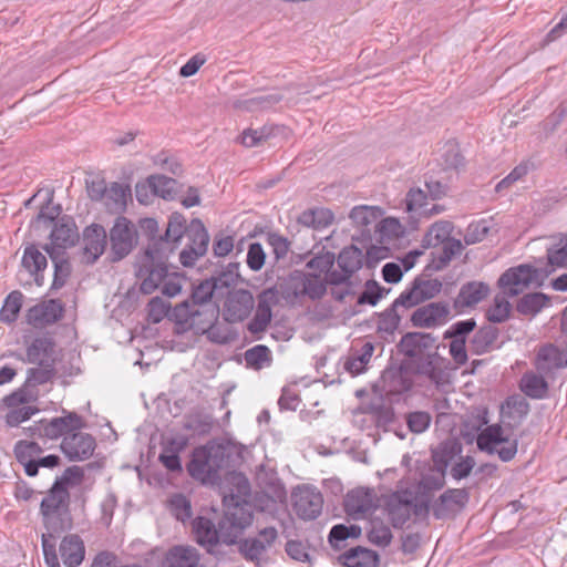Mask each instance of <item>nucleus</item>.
<instances>
[{
    "instance_id": "nucleus-13",
    "label": "nucleus",
    "mask_w": 567,
    "mask_h": 567,
    "mask_svg": "<svg viewBox=\"0 0 567 567\" xmlns=\"http://www.w3.org/2000/svg\"><path fill=\"white\" fill-rule=\"evenodd\" d=\"M405 360L391 362L382 372V390L389 396L402 395L412 390L414 381Z\"/></svg>"
},
{
    "instance_id": "nucleus-31",
    "label": "nucleus",
    "mask_w": 567,
    "mask_h": 567,
    "mask_svg": "<svg viewBox=\"0 0 567 567\" xmlns=\"http://www.w3.org/2000/svg\"><path fill=\"white\" fill-rule=\"evenodd\" d=\"M338 561L344 567H379L380 556L375 550L354 546L339 555Z\"/></svg>"
},
{
    "instance_id": "nucleus-27",
    "label": "nucleus",
    "mask_w": 567,
    "mask_h": 567,
    "mask_svg": "<svg viewBox=\"0 0 567 567\" xmlns=\"http://www.w3.org/2000/svg\"><path fill=\"white\" fill-rule=\"evenodd\" d=\"M450 315L449 303L444 301L431 302L417 308L411 316V323L416 328L435 327L441 319Z\"/></svg>"
},
{
    "instance_id": "nucleus-1",
    "label": "nucleus",
    "mask_w": 567,
    "mask_h": 567,
    "mask_svg": "<svg viewBox=\"0 0 567 567\" xmlns=\"http://www.w3.org/2000/svg\"><path fill=\"white\" fill-rule=\"evenodd\" d=\"M223 507V515L217 524L206 516H197L192 522L196 543L216 558L225 556L221 545H235L237 537L243 536L254 522L251 503L239 494L224 495Z\"/></svg>"
},
{
    "instance_id": "nucleus-52",
    "label": "nucleus",
    "mask_w": 567,
    "mask_h": 567,
    "mask_svg": "<svg viewBox=\"0 0 567 567\" xmlns=\"http://www.w3.org/2000/svg\"><path fill=\"white\" fill-rule=\"evenodd\" d=\"M370 529L367 534L371 544L380 547H386L391 544L393 535L388 525L381 519H372Z\"/></svg>"
},
{
    "instance_id": "nucleus-26",
    "label": "nucleus",
    "mask_w": 567,
    "mask_h": 567,
    "mask_svg": "<svg viewBox=\"0 0 567 567\" xmlns=\"http://www.w3.org/2000/svg\"><path fill=\"white\" fill-rule=\"evenodd\" d=\"M51 228L50 240H54L62 249L74 247L80 239L75 220L70 215H62L54 225H51Z\"/></svg>"
},
{
    "instance_id": "nucleus-62",
    "label": "nucleus",
    "mask_w": 567,
    "mask_h": 567,
    "mask_svg": "<svg viewBox=\"0 0 567 567\" xmlns=\"http://www.w3.org/2000/svg\"><path fill=\"white\" fill-rule=\"evenodd\" d=\"M537 359L539 361L550 362L555 368H566L567 367V347L566 351H560L554 346H548L539 350L537 354Z\"/></svg>"
},
{
    "instance_id": "nucleus-63",
    "label": "nucleus",
    "mask_w": 567,
    "mask_h": 567,
    "mask_svg": "<svg viewBox=\"0 0 567 567\" xmlns=\"http://www.w3.org/2000/svg\"><path fill=\"white\" fill-rule=\"evenodd\" d=\"M38 391H30L28 388H25L24 384H22L21 388L17 389L9 395H6L3 398V403L8 408H17L21 404H25L30 401H35L38 399Z\"/></svg>"
},
{
    "instance_id": "nucleus-30",
    "label": "nucleus",
    "mask_w": 567,
    "mask_h": 567,
    "mask_svg": "<svg viewBox=\"0 0 567 567\" xmlns=\"http://www.w3.org/2000/svg\"><path fill=\"white\" fill-rule=\"evenodd\" d=\"M162 566L167 567H206L200 564V554L189 545H174L165 554Z\"/></svg>"
},
{
    "instance_id": "nucleus-22",
    "label": "nucleus",
    "mask_w": 567,
    "mask_h": 567,
    "mask_svg": "<svg viewBox=\"0 0 567 567\" xmlns=\"http://www.w3.org/2000/svg\"><path fill=\"white\" fill-rule=\"evenodd\" d=\"M435 338L426 332H406L398 343V350L406 360H415L434 348Z\"/></svg>"
},
{
    "instance_id": "nucleus-56",
    "label": "nucleus",
    "mask_w": 567,
    "mask_h": 567,
    "mask_svg": "<svg viewBox=\"0 0 567 567\" xmlns=\"http://www.w3.org/2000/svg\"><path fill=\"white\" fill-rule=\"evenodd\" d=\"M476 328V321L474 318L466 320H460L453 323L443 334L444 339L449 340H461L466 342L467 336L473 332Z\"/></svg>"
},
{
    "instance_id": "nucleus-7",
    "label": "nucleus",
    "mask_w": 567,
    "mask_h": 567,
    "mask_svg": "<svg viewBox=\"0 0 567 567\" xmlns=\"http://www.w3.org/2000/svg\"><path fill=\"white\" fill-rule=\"evenodd\" d=\"M476 445L488 455L497 454L502 462H511L517 454L518 440L505 435L501 423L486 425L476 436Z\"/></svg>"
},
{
    "instance_id": "nucleus-19",
    "label": "nucleus",
    "mask_w": 567,
    "mask_h": 567,
    "mask_svg": "<svg viewBox=\"0 0 567 567\" xmlns=\"http://www.w3.org/2000/svg\"><path fill=\"white\" fill-rule=\"evenodd\" d=\"M65 306L60 299H49L28 309L27 322L34 328L54 324L63 318Z\"/></svg>"
},
{
    "instance_id": "nucleus-10",
    "label": "nucleus",
    "mask_w": 567,
    "mask_h": 567,
    "mask_svg": "<svg viewBox=\"0 0 567 567\" xmlns=\"http://www.w3.org/2000/svg\"><path fill=\"white\" fill-rule=\"evenodd\" d=\"M405 362L412 374L424 377L437 386L447 381L445 370L449 368L450 361L441 357L436 349L415 360H405Z\"/></svg>"
},
{
    "instance_id": "nucleus-38",
    "label": "nucleus",
    "mask_w": 567,
    "mask_h": 567,
    "mask_svg": "<svg viewBox=\"0 0 567 567\" xmlns=\"http://www.w3.org/2000/svg\"><path fill=\"white\" fill-rule=\"evenodd\" d=\"M519 389L528 398L542 400L547 396L549 385L543 375L526 372L520 379Z\"/></svg>"
},
{
    "instance_id": "nucleus-60",
    "label": "nucleus",
    "mask_w": 567,
    "mask_h": 567,
    "mask_svg": "<svg viewBox=\"0 0 567 567\" xmlns=\"http://www.w3.org/2000/svg\"><path fill=\"white\" fill-rule=\"evenodd\" d=\"M402 317L398 313V307L392 303L379 315L378 329L386 333H393L400 326Z\"/></svg>"
},
{
    "instance_id": "nucleus-55",
    "label": "nucleus",
    "mask_w": 567,
    "mask_h": 567,
    "mask_svg": "<svg viewBox=\"0 0 567 567\" xmlns=\"http://www.w3.org/2000/svg\"><path fill=\"white\" fill-rule=\"evenodd\" d=\"M213 427L214 419L212 415L208 414L194 415L189 417L184 424L185 430L190 431L198 436L208 435L212 432Z\"/></svg>"
},
{
    "instance_id": "nucleus-12",
    "label": "nucleus",
    "mask_w": 567,
    "mask_h": 567,
    "mask_svg": "<svg viewBox=\"0 0 567 567\" xmlns=\"http://www.w3.org/2000/svg\"><path fill=\"white\" fill-rule=\"evenodd\" d=\"M468 502L470 493L466 488H447L433 502L432 514L435 519H453Z\"/></svg>"
},
{
    "instance_id": "nucleus-64",
    "label": "nucleus",
    "mask_w": 567,
    "mask_h": 567,
    "mask_svg": "<svg viewBox=\"0 0 567 567\" xmlns=\"http://www.w3.org/2000/svg\"><path fill=\"white\" fill-rule=\"evenodd\" d=\"M13 452L25 474L30 477L37 476L35 456L28 449H23L22 442L18 441L16 443Z\"/></svg>"
},
{
    "instance_id": "nucleus-9",
    "label": "nucleus",
    "mask_w": 567,
    "mask_h": 567,
    "mask_svg": "<svg viewBox=\"0 0 567 567\" xmlns=\"http://www.w3.org/2000/svg\"><path fill=\"white\" fill-rule=\"evenodd\" d=\"M278 538V530L274 526H267L258 530L257 536L237 537V549L240 556L255 566L259 567L264 559V554L272 547Z\"/></svg>"
},
{
    "instance_id": "nucleus-61",
    "label": "nucleus",
    "mask_w": 567,
    "mask_h": 567,
    "mask_svg": "<svg viewBox=\"0 0 567 567\" xmlns=\"http://www.w3.org/2000/svg\"><path fill=\"white\" fill-rule=\"evenodd\" d=\"M336 262V255L332 251H323L313 256L308 262L307 268L318 270L319 272H324V276L332 271H337L333 268Z\"/></svg>"
},
{
    "instance_id": "nucleus-58",
    "label": "nucleus",
    "mask_w": 567,
    "mask_h": 567,
    "mask_svg": "<svg viewBox=\"0 0 567 567\" xmlns=\"http://www.w3.org/2000/svg\"><path fill=\"white\" fill-rule=\"evenodd\" d=\"M169 507L177 520L186 522L193 515L190 501L182 493L169 498Z\"/></svg>"
},
{
    "instance_id": "nucleus-14",
    "label": "nucleus",
    "mask_w": 567,
    "mask_h": 567,
    "mask_svg": "<svg viewBox=\"0 0 567 567\" xmlns=\"http://www.w3.org/2000/svg\"><path fill=\"white\" fill-rule=\"evenodd\" d=\"M186 470L192 478L204 485H216L221 481V474H216V470L209 460V450L205 445L193 450Z\"/></svg>"
},
{
    "instance_id": "nucleus-36",
    "label": "nucleus",
    "mask_w": 567,
    "mask_h": 567,
    "mask_svg": "<svg viewBox=\"0 0 567 567\" xmlns=\"http://www.w3.org/2000/svg\"><path fill=\"white\" fill-rule=\"evenodd\" d=\"M549 305V296L540 291H534L523 295L517 300L515 309L519 315L534 317Z\"/></svg>"
},
{
    "instance_id": "nucleus-57",
    "label": "nucleus",
    "mask_w": 567,
    "mask_h": 567,
    "mask_svg": "<svg viewBox=\"0 0 567 567\" xmlns=\"http://www.w3.org/2000/svg\"><path fill=\"white\" fill-rule=\"evenodd\" d=\"M432 416L426 411H413L405 414V423L411 433H424L431 425Z\"/></svg>"
},
{
    "instance_id": "nucleus-2",
    "label": "nucleus",
    "mask_w": 567,
    "mask_h": 567,
    "mask_svg": "<svg viewBox=\"0 0 567 567\" xmlns=\"http://www.w3.org/2000/svg\"><path fill=\"white\" fill-rule=\"evenodd\" d=\"M565 267H567V235L560 233L558 241L547 247L546 260L539 258L535 264L511 267L499 276L497 285L505 296L513 298L532 286H543L556 268Z\"/></svg>"
},
{
    "instance_id": "nucleus-43",
    "label": "nucleus",
    "mask_w": 567,
    "mask_h": 567,
    "mask_svg": "<svg viewBox=\"0 0 567 567\" xmlns=\"http://www.w3.org/2000/svg\"><path fill=\"white\" fill-rule=\"evenodd\" d=\"M328 275L322 279L320 274L305 272L302 296L311 300H320L327 293Z\"/></svg>"
},
{
    "instance_id": "nucleus-39",
    "label": "nucleus",
    "mask_w": 567,
    "mask_h": 567,
    "mask_svg": "<svg viewBox=\"0 0 567 567\" xmlns=\"http://www.w3.org/2000/svg\"><path fill=\"white\" fill-rule=\"evenodd\" d=\"M151 193L154 196L161 197L165 200H172L176 196V186L178 182L175 178L162 174H154L147 177Z\"/></svg>"
},
{
    "instance_id": "nucleus-32",
    "label": "nucleus",
    "mask_w": 567,
    "mask_h": 567,
    "mask_svg": "<svg viewBox=\"0 0 567 567\" xmlns=\"http://www.w3.org/2000/svg\"><path fill=\"white\" fill-rule=\"evenodd\" d=\"M59 551L66 567H78L85 557L84 542L78 534H69L62 538Z\"/></svg>"
},
{
    "instance_id": "nucleus-3",
    "label": "nucleus",
    "mask_w": 567,
    "mask_h": 567,
    "mask_svg": "<svg viewBox=\"0 0 567 567\" xmlns=\"http://www.w3.org/2000/svg\"><path fill=\"white\" fill-rule=\"evenodd\" d=\"M184 236L188 241L179 252V261L184 267L189 268L207 254L210 237L199 218H193L189 224H186L185 216L174 212L168 217L164 237L159 239L161 245L172 248L174 254Z\"/></svg>"
},
{
    "instance_id": "nucleus-35",
    "label": "nucleus",
    "mask_w": 567,
    "mask_h": 567,
    "mask_svg": "<svg viewBox=\"0 0 567 567\" xmlns=\"http://www.w3.org/2000/svg\"><path fill=\"white\" fill-rule=\"evenodd\" d=\"M499 330L492 324H485L477 329L471 341V352L476 355H482L493 349L494 343L498 339Z\"/></svg>"
},
{
    "instance_id": "nucleus-37",
    "label": "nucleus",
    "mask_w": 567,
    "mask_h": 567,
    "mask_svg": "<svg viewBox=\"0 0 567 567\" xmlns=\"http://www.w3.org/2000/svg\"><path fill=\"white\" fill-rule=\"evenodd\" d=\"M305 272L300 270L291 271L287 277L280 279L277 288L279 293L286 301H295L302 296Z\"/></svg>"
},
{
    "instance_id": "nucleus-40",
    "label": "nucleus",
    "mask_w": 567,
    "mask_h": 567,
    "mask_svg": "<svg viewBox=\"0 0 567 567\" xmlns=\"http://www.w3.org/2000/svg\"><path fill=\"white\" fill-rule=\"evenodd\" d=\"M55 375V364H42L29 368L27 370V378L23 384L30 391H38L37 386L52 382Z\"/></svg>"
},
{
    "instance_id": "nucleus-51",
    "label": "nucleus",
    "mask_w": 567,
    "mask_h": 567,
    "mask_svg": "<svg viewBox=\"0 0 567 567\" xmlns=\"http://www.w3.org/2000/svg\"><path fill=\"white\" fill-rule=\"evenodd\" d=\"M390 292V289L382 287L377 280L369 279L364 284L363 291L359 295L357 303L377 306L378 302L383 298L385 293Z\"/></svg>"
},
{
    "instance_id": "nucleus-47",
    "label": "nucleus",
    "mask_w": 567,
    "mask_h": 567,
    "mask_svg": "<svg viewBox=\"0 0 567 567\" xmlns=\"http://www.w3.org/2000/svg\"><path fill=\"white\" fill-rule=\"evenodd\" d=\"M446 472H435L423 474L417 483L416 491L419 495L431 496L435 491H440L445 485Z\"/></svg>"
},
{
    "instance_id": "nucleus-50",
    "label": "nucleus",
    "mask_w": 567,
    "mask_h": 567,
    "mask_svg": "<svg viewBox=\"0 0 567 567\" xmlns=\"http://www.w3.org/2000/svg\"><path fill=\"white\" fill-rule=\"evenodd\" d=\"M383 215V209L378 206H355L349 217L357 226H369Z\"/></svg>"
},
{
    "instance_id": "nucleus-11",
    "label": "nucleus",
    "mask_w": 567,
    "mask_h": 567,
    "mask_svg": "<svg viewBox=\"0 0 567 567\" xmlns=\"http://www.w3.org/2000/svg\"><path fill=\"white\" fill-rule=\"evenodd\" d=\"M336 261L340 271L337 270L328 274L330 286H352L351 278L364 265V255L359 247L350 245L341 249L338 257H336Z\"/></svg>"
},
{
    "instance_id": "nucleus-54",
    "label": "nucleus",
    "mask_w": 567,
    "mask_h": 567,
    "mask_svg": "<svg viewBox=\"0 0 567 567\" xmlns=\"http://www.w3.org/2000/svg\"><path fill=\"white\" fill-rule=\"evenodd\" d=\"M245 361L250 368L261 369L265 363L271 362V351L265 344H257L245 352Z\"/></svg>"
},
{
    "instance_id": "nucleus-20",
    "label": "nucleus",
    "mask_w": 567,
    "mask_h": 567,
    "mask_svg": "<svg viewBox=\"0 0 567 567\" xmlns=\"http://www.w3.org/2000/svg\"><path fill=\"white\" fill-rule=\"evenodd\" d=\"M43 425L44 439L56 440L71 434V432L82 430L86 426V423L76 412L63 410L62 416H56L51 420L43 419Z\"/></svg>"
},
{
    "instance_id": "nucleus-46",
    "label": "nucleus",
    "mask_w": 567,
    "mask_h": 567,
    "mask_svg": "<svg viewBox=\"0 0 567 567\" xmlns=\"http://www.w3.org/2000/svg\"><path fill=\"white\" fill-rule=\"evenodd\" d=\"M512 305L505 296L496 295L486 310L485 317L491 323H503L509 319Z\"/></svg>"
},
{
    "instance_id": "nucleus-17",
    "label": "nucleus",
    "mask_w": 567,
    "mask_h": 567,
    "mask_svg": "<svg viewBox=\"0 0 567 567\" xmlns=\"http://www.w3.org/2000/svg\"><path fill=\"white\" fill-rule=\"evenodd\" d=\"M412 489L395 491L384 498V509L394 528H402L411 517Z\"/></svg>"
},
{
    "instance_id": "nucleus-15",
    "label": "nucleus",
    "mask_w": 567,
    "mask_h": 567,
    "mask_svg": "<svg viewBox=\"0 0 567 567\" xmlns=\"http://www.w3.org/2000/svg\"><path fill=\"white\" fill-rule=\"evenodd\" d=\"M254 309V296L247 289L228 291L224 301L223 317L229 323L244 321Z\"/></svg>"
},
{
    "instance_id": "nucleus-18",
    "label": "nucleus",
    "mask_w": 567,
    "mask_h": 567,
    "mask_svg": "<svg viewBox=\"0 0 567 567\" xmlns=\"http://www.w3.org/2000/svg\"><path fill=\"white\" fill-rule=\"evenodd\" d=\"M60 447L69 461H84L93 455L96 442L91 434L79 430L64 436Z\"/></svg>"
},
{
    "instance_id": "nucleus-33",
    "label": "nucleus",
    "mask_w": 567,
    "mask_h": 567,
    "mask_svg": "<svg viewBox=\"0 0 567 567\" xmlns=\"http://www.w3.org/2000/svg\"><path fill=\"white\" fill-rule=\"evenodd\" d=\"M463 446L460 441L455 439L446 440L440 443L435 449L431 450V457L433 462V471L446 472L450 463L460 456Z\"/></svg>"
},
{
    "instance_id": "nucleus-5",
    "label": "nucleus",
    "mask_w": 567,
    "mask_h": 567,
    "mask_svg": "<svg viewBox=\"0 0 567 567\" xmlns=\"http://www.w3.org/2000/svg\"><path fill=\"white\" fill-rule=\"evenodd\" d=\"M40 513L48 530L56 534L70 530L73 519L70 511L69 489L60 487L59 483H53L40 503Z\"/></svg>"
},
{
    "instance_id": "nucleus-48",
    "label": "nucleus",
    "mask_w": 567,
    "mask_h": 567,
    "mask_svg": "<svg viewBox=\"0 0 567 567\" xmlns=\"http://www.w3.org/2000/svg\"><path fill=\"white\" fill-rule=\"evenodd\" d=\"M239 267L240 264L237 261H231L226 266L216 265L213 276L217 279L219 285L227 290L231 286H235L240 279Z\"/></svg>"
},
{
    "instance_id": "nucleus-45",
    "label": "nucleus",
    "mask_w": 567,
    "mask_h": 567,
    "mask_svg": "<svg viewBox=\"0 0 567 567\" xmlns=\"http://www.w3.org/2000/svg\"><path fill=\"white\" fill-rule=\"evenodd\" d=\"M53 196H54V192L51 190L48 194V198H47L45 203L41 206L38 215L32 220V226L43 223L45 228H49V227H51V225H54L55 220H58L60 217H62L61 204L52 205Z\"/></svg>"
},
{
    "instance_id": "nucleus-42",
    "label": "nucleus",
    "mask_w": 567,
    "mask_h": 567,
    "mask_svg": "<svg viewBox=\"0 0 567 567\" xmlns=\"http://www.w3.org/2000/svg\"><path fill=\"white\" fill-rule=\"evenodd\" d=\"M23 293L19 290L11 291L4 299L0 309V321L11 324L17 321L22 308Z\"/></svg>"
},
{
    "instance_id": "nucleus-24",
    "label": "nucleus",
    "mask_w": 567,
    "mask_h": 567,
    "mask_svg": "<svg viewBox=\"0 0 567 567\" xmlns=\"http://www.w3.org/2000/svg\"><path fill=\"white\" fill-rule=\"evenodd\" d=\"M491 289L486 282L468 281L462 285L458 295L453 301V307L457 313L463 312L466 308H474L481 301L487 298Z\"/></svg>"
},
{
    "instance_id": "nucleus-53",
    "label": "nucleus",
    "mask_w": 567,
    "mask_h": 567,
    "mask_svg": "<svg viewBox=\"0 0 567 567\" xmlns=\"http://www.w3.org/2000/svg\"><path fill=\"white\" fill-rule=\"evenodd\" d=\"M205 446L209 450V460L216 470V474H220V471L229 465V460L231 457L229 449L224 444H217L214 442H208Z\"/></svg>"
},
{
    "instance_id": "nucleus-6",
    "label": "nucleus",
    "mask_w": 567,
    "mask_h": 567,
    "mask_svg": "<svg viewBox=\"0 0 567 567\" xmlns=\"http://www.w3.org/2000/svg\"><path fill=\"white\" fill-rule=\"evenodd\" d=\"M172 255V248L164 247L161 241L154 247H146L144 256L146 264L138 267L136 277L143 278L140 290L143 295L153 293L168 276V259Z\"/></svg>"
},
{
    "instance_id": "nucleus-25",
    "label": "nucleus",
    "mask_w": 567,
    "mask_h": 567,
    "mask_svg": "<svg viewBox=\"0 0 567 567\" xmlns=\"http://www.w3.org/2000/svg\"><path fill=\"white\" fill-rule=\"evenodd\" d=\"M374 507L373 493L369 488H354L348 492L343 499L344 512L353 519L362 518Z\"/></svg>"
},
{
    "instance_id": "nucleus-41",
    "label": "nucleus",
    "mask_w": 567,
    "mask_h": 567,
    "mask_svg": "<svg viewBox=\"0 0 567 567\" xmlns=\"http://www.w3.org/2000/svg\"><path fill=\"white\" fill-rule=\"evenodd\" d=\"M175 307L172 308L171 303L165 301L163 298L156 296L153 297L147 303V320L151 323H159L164 318L175 322L177 326V319L173 317Z\"/></svg>"
},
{
    "instance_id": "nucleus-59",
    "label": "nucleus",
    "mask_w": 567,
    "mask_h": 567,
    "mask_svg": "<svg viewBox=\"0 0 567 567\" xmlns=\"http://www.w3.org/2000/svg\"><path fill=\"white\" fill-rule=\"evenodd\" d=\"M54 267L53 280L50 291H56L65 286L72 275V265L69 258L62 261H52Z\"/></svg>"
},
{
    "instance_id": "nucleus-34",
    "label": "nucleus",
    "mask_w": 567,
    "mask_h": 567,
    "mask_svg": "<svg viewBox=\"0 0 567 567\" xmlns=\"http://www.w3.org/2000/svg\"><path fill=\"white\" fill-rule=\"evenodd\" d=\"M207 317L194 320V324L181 327L183 330L194 329L197 333H205L207 339L216 344H227L233 341L234 337L230 334L228 328L216 324L217 320L206 322Z\"/></svg>"
},
{
    "instance_id": "nucleus-44",
    "label": "nucleus",
    "mask_w": 567,
    "mask_h": 567,
    "mask_svg": "<svg viewBox=\"0 0 567 567\" xmlns=\"http://www.w3.org/2000/svg\"><path fill=\"white\" fill-rule=\"evenodd\" d=\"M439 164L442 166V169L445 172L454 171L458 172L461 167L465 164V158L461 153V150L455 143H446L442 148Z\"/></svg>"
},
{
    "instance_id": "nucleus-23",
    "label": "nucleus",
    "mask_w": 567,
    "mask_h": 567,
    "mask_svg": "<svg viewBox=\"0 0 567 567\" xmlns=\"http://www.w3.org/2000/svg\"><path fill=\"white\" fill-rule=\"evenodd\" d=\"M55 346L52 337H38L28 346L25 358L21 355L19 358L25 363L37 365L55 364Z\"/></svg>"
},
{
    "instance_id": "nucleus-49",
    "label": "nucleus",
    "mask_w": 567,
    "mask_h": 567,
    "mask_svg": "<svg viewBox=\"0 0 567 567\" xmlns=\"http://www.w3.org/2000/svg\"><path fill=\"white\" fill-rule=\"evenodd\" d=\"M282 101V95L278 93L259 95L247 100H238L234 103L236 109L245 111H256L258 109H268Z\"/></svg>"
},
{
    "instance_id": "nucleus-8",
    "label": "nucleus",
    "mask_w": 567,
    "mask_h": 567,
    "mask_svg": "<svg viewBox=\"0 0 567 567\" xmlns=\"http://www.w3.org/2000/svg\"><path fill=\"white\" fill-rule=\"evenodd\" d=\"M110 259L117 262L128 256L138 244L137 227L125 216H117L109 233Z\"/></svg>"
},
{
    "instance_id": "nucleus-21",
    "label": "nucleus",
    "mask_w": 567,
    "mask_h": 567,
    "mask_svg": "<svg viewBox=\"0 0 567 567\" xmlns=\"http://www.w3.org/2000/svg\"><path fill=\"white\" fill-rule=\"evenodd\" d=\"M83 255L87 265H93L105 251L107 234L105 228L99 224H91L83 230Z\"/></svg>"
},
{
    "instance_id": "nucleus-4",
    "label": "nucleus",
    "mask_w": 567,
    "mask_h": 567,
    "mask_svg": "<svg viewBox=\"0 0 567 567\" xmlns=\"http://www.w3.org/2000/svg\"><path fill=\"white\" fill-rule=\"evenodd\" d=\"M225 291L213 274L198 284H194L189 298L175 306L173 317L177 319V326H192L194 320L203 317H207L206 322L217 320L219 306L213 301V298L224 296Z\"/></svg>"
},
{
    "instance_id": "nucleus-16",
    "label": "nucleus",
    "mask_w": 567,
    "mask_h": 567,
    "mask_svg": "<svg viewBox=\"0 0 567 567\" xmlns=\"http://www.w3.org/2000/svg\"><path fill=\"white\" fill-rule=\"evenodd\" d=\"M291 497L293 511L299 518L312 520L321 514L323 498L316 488L298 487Z\"/></svg>"
},
{
    "instance_id": "nucleus-29",
    "label": "nucleus",
    "mask_w": 567,
    "mask_h": 567,
    "mask_svg": "<svg viewBox=\"0 0 567 567\" xmlns=\"http://www.w3.org/2000/svg\"><path fill=\"white\" fill-rule=\"evenodd\" d=\"M530 405L520 395L508 396L501 406L502 421L506 429L514 430L528 415Z\"/></svg>"
},
{
    "instance_id": "nucleus-28",
    "label": "nucleus",
    "mask_w": 567,
    "mask_h": 567,
    "mask_svg": "<svg viewBox=\"0 0 567 567\" xmlns=\"http://www.w3.org/2000/svg\"><path fill=\"white\" fill-rule=\"evenodd\" d=\"M21 266L33 278L34 284L38 287H42L44 285V270L48 267V259L35 244H28L24 247Z\"/></svg>"
}]
</instances>
